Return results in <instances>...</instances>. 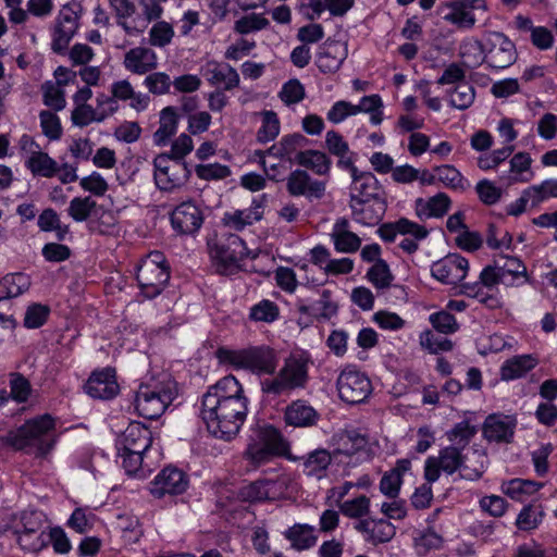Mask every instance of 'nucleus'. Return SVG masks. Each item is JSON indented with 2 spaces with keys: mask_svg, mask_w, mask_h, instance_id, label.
<instances>
[{
  "mask_svg": "<svg viewBox=\"0 0 557 557\" xmlns=\"http://www.w3.org/2000/svg\"><path fill=\"white\" fill-rule=\"evenodd\" d=\"M248 412L244 388L233 375H226L210 386L202 396L200 416L208 431L225 441L236 436Z\"/></svg>",
  "mask_w": 557,
  "mask_h": 557,
  "instance_id": "nucleus-1",
  "label": "nucleus"
},
{
  "mask_svg": "<svg viewBox=\"0 0 557 557\" xmlns=\"http://www.w3.org/2000/svg\"><path fill=\"white\" fill-rule=\"evenodd\" d=\"M310 363L311 359L306 352L289 355L277 372L260 382L261 392L268 396L278 397L305 388L309 381Z\"/></svg>",
  "mask_w": 557,
  "mask_h": 557,
  "instance_id": "nucleus-2",
  "label": "nucleus"
},
{
  "mask_svg": "<svg viewBox=\"0 0 557 557\" xmlns=\"http://www.w3.org/2000/svg\"><path fill=\"white\" fill-rule=\"evenodd\" d=\"M53 429L54 419L50 414L36 417L1 436L0 448L11 447L15 450L35 448L38 454L44 455L51 448L47 436Z\"/></svg>",
  "mask_w": 557,
  "mask_h": 557,
  "instance_id": "nucleus-3",
  "label": "nucleus"
},
{
  "mask_svg": "<svg viewBox=\"0 0 557 557\" xmlns=\"http://www.w3.org/2000/svg\"><path fill=\"white\" fill-rule=\"evenodd\" d=\"M176 395V384L169 376L151 379L139 385L134 400L135 408L146 419H158Z\"/></svg>",
  "mask_w": 557,
  "mask_h": 557,
  "instance_id": "nucleus-4",
  "label": "nucleus"
},
{
  "mask_svg": "<svg viewBox=\"0 0 557 557\" xmlns=\"http://www.w3.org/2000/svg\"><path fill=\"white\" fill-rule=\"evenodd\" d=\"M216 357L222 363L236 369L249 370L258 374H273L277 368V355L268 346L249 347L244 349L219 348Z\"/></svg>",
  "mask_w": 557,
  "mask_h": 557,
  "instance_id": "nucleus-5",
  "label": "nucleus"
},
{
  "mask_svg": "<svg viewBox=\"0 0 557 557\" xmlns=\"http://www.w3.org/2000/svg\"><path fill=\"white\" fill-rule=\"evenodd\" d=\"M170 278V270L165 257L160 251L146 256L137 267L136 280L141 294L147 299L160 295Z\"/></svg>",
  "mask_w": 557,
  "mask_h": 557,
  "instance_id": "nucleus-6",
  "label": "nucleus"
},
{
  "mask_svg": "<svg viewBox=\"0 0 557 557\" xmlns=\"http://www.w3.org/2000/svg\"><path fill=\"white\" fill-rule=\"evenodd\" d=\"M190 171L186 162L171 159L168 154H158L153 159V180L162 191H173L188 181Z\"/></svg>",
  "mask_w": 557,
  "mask_h": 557,
  "instance_id": "nucleus-7",
  "label": "nucleus"
},
{
  "mask_svg": "<svg viewBox=\"0 0 557 557\" xmlns=\"http://www.w3.org/2000/svg\"><path fill=\"white\" fill-rule=\"evenodd\" d=\"M333 457L355 459V462L369 460L371 449L367 434L357 430H343L332 437Z\"/></svg>",
  "mask_w": 557,
  "mask_h": 557,
  "instance_id": "nucleus-8",
  "label": "nucleus"
},
{
  "mask_svg": "<svg viewBox=\"0 0 557 557\" xmlns=\"http://www.w3.org/2000/svg\"><path fill=\"white\" fill-rule=\"evenodd\" d=\"M248 249L245 242L237 235H228L224 242H220L210 248V256L218 272L227 273L239 267L247 257Z\"/></svg>",
  "mask_w": 557,
  "mask_h": 557,
  "instance_id": "nucleus-9",
  "label": "nucleus"
},
{
  "mask_svg": "<svg viewBox=\"0 0 557 557\" xmlns=\"http://www.w3.org/2000/svg\"><path fill=\"white\" fill-rule=\"evenodd\" d=\"M337 391L342 400L347 404H359L372 392L368 376L354 367H346L337 377Z\"/></svg>",
  "mask_w": 557,
  "mask_h": 557,
  "instance_id": "nucleus-10",
  "label": "nucleus"
},
{
  "mask_svg": "<svg viewBox=\"0 0 557 557\" xmlns=\"http://www.w3.org/2000/svg\"><path fill=\"white\" fill-rule=\"evenodd\" d=\"M474 10H486L484 0H454L441 4L437 14L458 28L470 29L475 25Z\"/></svg>",
  "mask_w": 557,
  "mask_h": 557,
  "instance_id": "nucleus-11",
  "label": "nucleus"
},
{
  "mask_svg": "<svg viewBox=\"0 0 557 557\" xmlns=\"http://www.w3.org/2000/svg\"><path fill=\"white\" fill-rule=\"evenodd\" d=\"M485 62L493 69H506L516 60L515 45L503 33H488L485 37Z\"/></svg>",
  "mask_w": 557,
  "mask_h": 557,
  "instance_id": "nucleus-12",
  "label": "nucleus"
},
{
  "mask_svg": "<svg viewBox=\"0 0 557 557\" xmlns=\"http://www.w3.org/2000/svg\"><path fill=\"white\" fill-rule=\"evenodd\" d=\"M285 443L280 432L273 426L262 428L259 432V442L250 443L245 456L253 463L267 462L273 455L280 453Z\"/></svg>",
  "mask_w": 557,
  "mask_h": 557,
  "instance_id": "nucleus-13",
  "label": "nucleus"
},
{
  "mask_svg": "<svg viewBox=\"0 0 557 557\" xmlns=\"http://www.w3.org/2000/svg\"><path fill=\"white\" fill-rule=\"evenodd\" d=\"M462 449L458 446H447L438 451L437 457H429L425 460L424 478L429 483L436 482L441 471L448 475L460 472Z\"/></svg>",
  "mask_w": 557,
  "mask_h": 557,
  "instance_id": "nucleus-14",
  "label": "nucleus"
},
{
  "mask_svg": "<svg viewBox=\"0 0 557 557\" xmlns=\"http://www.w3.org/2000/svg\"><path fill=\"white\" fill-rule=\"evenodd\" d=\"M188 485L187 474L176 467L169 466L150 482L149 490L154 497L162 498L166 495H181L188 488Z\"/></svg>",
  "mask_w": 557,
  "mask_h": 557,
  "instance_id": "nucleus-15",
  "label": "nucleus"
},
{
  "mask_svg": "<svg viewBox=\"0 0 557 557\" xmlns=\"http://www.w3.org/2000/svg\"><path fill=\"white\" fill-rule=\"evenodd\" d=\"M468 260L458 253H448L431 265L432 276L443 284L457 285L466 278Z\"/></svg>",
  "mask_w": 557,
  "mask_h": 557,
  "instance_id": "nucleus-16",
  "label": "nucleus"
},
{
  "mask_svg": "<svg viewBox=\"0 0 557 557\" xmlns=\"http://www.w3.org/2000/svg\"><path fill=\"white\" fill-rule=\"evenodd\" d=\"M170 219L174 231L191 235L200 230L205 218L202 210L193 200H187L173 209Z\"/></svg>",
  "mask_w": 557,
  "mask_h": 557,
  "instance_id": "nucleus-17",
  "label": "nucleus"
},
{
  "mask_svg": "<svg viewBox=\"0 0 557 557\" xmlns=\"http://www.w3.org/2000/svg\"><path fill=\"white\" fill-rule=\"evenodd\" d=\"M78 28V16L70 7L64 5L57 18L52 34L51 48L57 53H63Z\"/></svg>",
  "mask_w": 557,
  "mask_h": 557,
  "instance_id": "nucleus-18",
  "label": "nucleus"
},
{
  "mask_svg": "<svg viewBox=\"0 0 557 557\" xmlns=\"http://www.w3.org/2000/svg\"><path fill=\"white\" fill-rule=\"evenodd\" d=\"M325 183L313 180L305 170H294L286 178V189L290 196L309 200L321 199L325 194Z\"/></svg>",
  "mask_w": 557,
  "mask_h": 557,
  "instance_id": "nucleus-19",
  "label": "nucleus"
},
{
  "mask_svg": "<svg viewBox=\"0 0 557 557\" xmlns=\"http://www.w3.org/2000/svg\"><path fill=\"white\" fill-rule=\"evenodd\" d=\"M85 391L92 398L111 399L115 397L120 391L115 370L104 368L92 372L85 385Z\"/></svg>",
  "mask_w": 557,
  "mask_h": 557,
  "instance_id": "nucleus-20",
  "label": "nucleus"
},
{
  "mask_svg": "<svg viewBox=\"0 0 557 557\" xmlns=\"http://www.w3.org/2000/svg\"><path fill=\"white\" fill-rule=\"evenodd\" d=\"M201 75L212 86H221L225 90H232L239 85L237 71L228 63L210 60L200 69Z\"/></svg>",
  "mask_w": 557,
  "mask_h": 557,
  "instance_id": "nucleus-21",
  "label": "nucleus"
},
{
  "mask_svg": "<svg viewBox=\"0 0 557 557\" xmlns=\"http://www.w3.org/2000/svg\"><path fill=\"white\" fill-rule=\"evenodd\" d=\"M348 55V46L339 40H326L317 54V66L325 74L337 72Z\"/></svg>",
  "mask_w": 557,
  "mask_h": 557,
  "instance_id": "nucleus-22",
  "label": "nucleus"
},
{
  "mask_svg": "<svg viewBox=\"0 0 557 557\" xmlns=\"http://www.w3.org/2000/svg\"><path fill=\"white\" fill-rule=\"evenodd\" d=\"M352 219L362 225H376L385 213V201L382 198H369L363 200H350Z\"/></svg>",
  "mask_w": 557,
  "mask_h": 557,
  "instance_id": "nucleus-23",
  "label": "nucleus"
},
{
  "mask_svg": "<svg viewBox=\"0 0 557 557\" xmlns=\"http://www.w3.org/2000/svg\"><path fill=\"white\" fill-rule=\"evenodd\" d=\"M307 141V138L300 133L284 135L269 149L256 151V156H261L262 158L269 156L292 162L294 157L297 158V153L304 152L301 149L305 148Z\"/></svg>",
  "mask_w": 557,
  "mask_h": 557,
  "instance_id": "nucleus-24",
  "label": "nucleus"
},
{
  "mask_svg": "<svg viewBox=\"0 0 557 557\" xmlns=\"http://www.w3.org/2000/svg\"><path fill=\"white\" fill-rule=\"evenodd\" d=\"M123 66L133 74L145 75L157 69L158 55L151 48L138 46L124 54Z\"/></svg>",
  "mask_w": 557,
  "mask_h": 557,
  "instance_id": "nucleus-25",
  "label": "nucleus"
},
{
  "mask_svg": "<svg viewBox=\"0 0 557 557\" xmlns=\"http://www.w3.org/2000/svg\"><path fill=\"white\" fill-rule=\"evenodd\" d=\"M355 529L366 542L373 545L389 542L396 534L395 527L386 519H362L356 523Z\"/></svg>",
  "mask_w": 557,
  "mask_h": 557,
  "instance_id": "nucleus-26",
  "label": "nucleus"
},
{
  "mask_svg": "<svg viewBox=\"0 0 557 557\" xmlns=\"http://www.w3.org/2000/svg\"><path fill=\"white\" fill-rule=\"evenodd\" d=\"M532 158L528 152H518L509 161V170L499 175V182L505 186L518 183H529L534 177Z\"/></svg>",
  "mask_w": 557,
  "mask_h": 557,
  "instance_id": "nucleus-27",
  "label": "nucleus"
},
{
  "mask_svg": "<svg viewBox=\"0 0 557 557\" xmlns=\"http://www.w3.org/2000/svg\"><path fill=\"white\" fill-rule=\"evenodd\" d=\"M451 205L450 198L445 193H438L430 198H417L413 209L420 221L443 218Z\"/></svg>",
  "mask_w": 557,
  "mask_h": 557,
  "instance_id": "nucleus-28",
  "label": "nucleus"
},
{
  "mask_svg": "<svg viewBox=\"0 0 557 557\" xmlns=\"http://www.w3.org/2000/svg\"><path fill=\"white\" fill-rule=\"evenodd\" d=\"M516 428V420L509 416L492 414L483 425L484 437L490 442H510Z\"/></svg>",
  "mask_w": 557,
  "mask_h": 557,
  "instance_id": "nucleus-29",
  "label": "nucleus"
},
{
  "mask_svg": "<svg viewBox=\"0 0 557 557\" xmlns=\"http://www.w3.org/2000/svg\"><path fill=\"white\" fill-rule=\"evenodd\" d=\"M330 236L335 250L341 253L356 252L361 246V238L350 231L349 222L345 218L336 220Z\"/></svg>",
  "mask_w": 557,
  "mask_h": 557,
  "instance_id": "nucleus-30",
  "label": "nucleus"
},
{
  "mask_svg": "<svg viewBox=\"0 0 557 557\" xmlns=\"http://www.w3.org/2000/svg\"><path fill=\"white\" fill-rule=\"evenodd\" d=\"M151 432L139 422H131L120 437V448L124 451H146L151 445Z\"/></svg>",
  "mask_w": 557,
  "mask_h": 557,
  "instance_id": "nucleus-31",
  "label": "nucleus"
},
{
  "mask_svg": "<svg viewBox=\"0 0 557 557\" xmlns=\"http://www.w3.org/2000/svg\"><path fill=\"white\" fill-rule=\"evenodd\" d=\"M262 216V203L255 199L248 208L225 212L222 221L225 226L234 231H243L246 226L260 221Z\"/></svg>",
  "mask_w": 557,
  "mask_h": 557,
  "instance_id": "nucleus-32",
  "label": "nucleus"
},
{
  "mask_svg": "<svg viewBox=\"0 0 557 557\" xmlns=\"http://www.w3.org/2000/svg\"><path fill=\"white\" fill-rule=\"evenodd\" d=\"M319 413L305 400H295L284 411L286 424L295 428H309L317 423Z\"/></svg>",
  "mask_w": 557,
  "mask_h": 557,
  "instance_id": "nucleus-33",
  "label": "nucleus"
},
{
  "mask_svg": "<svg viewBox=\"0 0 557 557\" xmlns=\"http://www.w3.org/2000/svg\"><path fill=\"white\" fill-rule=\"evenodd\" d=\"M500 273V283L505 286H519L528 282L527 267L515 257H500L496 259Z\"/></svg>",
  "mask_w": 557,
  "mask_h": 557,
  "instance_id": "nucleus-34",
  "label": "nucleus"
},
{
  "mask_svg": "<svg viewBox=\"0 0 557 557\" xmlns=\"http://www.w3.org/2000/svg\"><path fill=\"white\" fill-rule=\"evenodd\" d=\"M111 95L117 102L128 101L129 107L137 112L145 111L150 102L148 95L136 91L127 79L116 81L111 85Z\"/></svg>",
  "mask_w": 557,
  "mask_h": 557,
  "instance_id": "nucleus-35",
  "label": "nucleus"
},
{
  "mask_svg": "<svg viewBox=\"0 0 557 557\" xmlns=\"http://www.w3.org/2000/svg\"><path fill=\"white\" fill-rule=\"evenodd\" d=\"M332 458L333 455L323 448L307 454L300 458L304 474L315 480L325 478Z\"/></svg>",
  "mask_w": 557,
  "mask_h": 557,
  "instance_id": "nucleus-36",
  "label": "nucleus"
},
{
  "mask_svg": "<svg viewBox=\"0 0 557 557\" xmlns=\"http://www.w3.org/2000/svg\"><path fill=\"white\" fill-rule=\"evenodd\" d=\"M488 459L482 449H470L462 454L459 475L461 479L479 480L487 468Z\"/></svg>",
  "mask_w": 557,
  "mask_h": 557,
  "instance_id": "nucleus-37",
  "label": "nucleus"
},
{
  "mask_svg": "<svg viewBox=\"0 0 557 557\" xmlns=\"http://www.w3.org/2000/svg\"><path fill=\"white\" fill-rule=\"evenodd\" d=\"M539 364L535 355H519L506 360L500 367V377L504 381H512L524 376Z\"/></svg>",
  "mask_w": 557,
  "mask_h": 557,
  "instance_id": "nucleus-38",
  "label": "nucleus"
},
{
  "mask_svg": "<svg viewBox=\"0 0 557 557\" xmlns=\"http://www.w3.org/2000/svg\"><path fill=\"white\" fill-rule=\"evenodd\" d=\"M352 183L350 186V200H363L369 198H381L377 195V180L370 172L352 170Z\"/></svg>",
  "mask_w": 557,
  "mask_h": 557,
  "instance_id": "nucleus-39",
  "label": "nucleus"
},
{
  "mask_svg": "<svg viewBox=\"0 0 557 557\" xmlns=\"http://www.w3.org/2000/svg\"><path fill=\"white\" fill-rule=\"evenodd\" d=\"M180 117L176 109L165 107L160 112L159 127L153 133V143L157 146H165L170 139L176 134Z\"/></svg>",
  "mask_w": 557,
  "mask_h": 557,
  "instance_id": "nucleus-40",
  "label": "nucleus"
},
{
  "mask_svg": "<svg viewBox=\"0 0 557 557\" xmlns=\"http://www.w3.org/2000/svg\"><path fill=\"white\" fill-rule=\"evenodd\" d=\"M163 14V7L157 0H150L143 4L144 18H136L133 23L127 21H119V25L128 34L135 35L144 32L148 24L159 20Z\"/></svg>",
  "mask_w": 557,
  "mask_h": 557,
  "instance_id": "nucleus-41",
  "label": "nucleus"
},
{
  "mask_svg": "<svg viewBox=\"0 0 557 557\" xmlns=\"http://www.w3.org/2000/svg\"><path fill=\"white\" fill-rule=\"evenodd\" d=\"M46 523L45 513L40 510L26 509L16 513L12 520V530L14 535L44 531Z\"/></svg>",
  "mask_w": 557,
  "mask_h": 557,
  "instance_id": "nucleus-42",
  "label": "nucleus"
},
{
  "mask_svg": "<svg viewBox=\"0 0 557 557\" xmlns=\"http://www.w3.org/2000/svg\"><path fill=\"white\" fill-rule=\"evenodd\" d=\"M314 532L312 525L296 523L284 532V536L294 549L305 550L315 545L318 537Z\"/></svg>",
  "mask_w": 557,
  "mask_h": 557,
  "instance_id": "nucleus-43",
  "label": "nucleus"
},
{
  "mask_svg": "<svg viewBox=\"0 0 557 557\" xmlns=\"http://www.w3.org/2000/svg\"><path fill=\"white\" fill-rule=\"evenodd\" d=\"M25 165L33 175L46 178L53 177L59 171L58 162L40 149L26 158Z\"/></svg>",
  "mask_w": 557,
  "mask_h": 557,
  "instance_id": "nucleus-44",
  "label": "nucleus"
},
{
  "mask_svg": "<svg viewBox=\"0 0 557 557\" xmlns=\"http://www.w3.org/2000/svg\"><path fill=\"white\" fill-rule=\"evenodd\" d=\"M337 309V304L333 300L332 293L327 289L321 293L319 300L299 308L300 312L323 320H329L336 315Z\"/></svg>",
  "mask_w": 557,
  "mask_h": 557,
  "instance_id": "nucleus-45",
  "label": "nucleus"
},
{
  "mask_svg": "<svg viewBox=\"0 0 557 557\" xmlns=\"http://www.w3.org/2000/svg\"><path fill=\"white\" fill-rule=\"evenodd\" d=\"M485 41L475 38L465 39L459 47V55L468 69H474L485 62Z\"/></svg>",
  "mask_w": 557,
  "mask_h": 557,
  "instance_id": "nucleus-46",
  "label": "nucleus"
},
{
  "mask_svg": "<svg viewBox=\"0 0 557 557\" xmlns=\"http://www.w3.org/2000/svg\"><path fill=\"white\" fill-rule=\"evenodd\" d=\"M30 286V278L24 273H11L0 280V298H14L24 294Z\"/></svg>",
  "mask_w": 557,
  "mask_h": 557,
  "instance_id": "nucleus-47",
  "label": "nucleus"
},
{
  "mask_svg": "<svg viewBox=\"0 0 557 557\" xmlns=\"http://www.w3.org/2000/svg\"><path fill=\"white\" fill-rule=\"evenodd\" d=\"M297 162L318 175H326L331 169V160L319 150H305L297 153Z\"/></svg>",
  "mask_w": 557,
  "mask_h": 557,
  "instance_id": "nucleus-48",
  "label": "nucleus"
},
{
  "mask_svg": "<svg viewBox=\"0 0 557 557\" xmlns=\"http://www.w3.org/2000/svg\"><path fill=\"white\" fill-rule=\"evenodd\" d=\"M67 79H58L57 82H46L41 86L44 103L55 111H61L66 106L65 92L63 86Z\"/></svg>",
  "mask_w": 557,
  "mask_h": 557,
  "instance_id": "nucleus-49",
  "label": "nucleus"
},
{
  "mask_svg": "<svg viewBox=\"0 0 557 557\" xmlns=\"http://www.w3.org/2000/svg\"><path fill=\"white\" fill-rule=\"evenodd\" d=\"M542 487V483L530 480L512 479L503 483L502 491L511 499L524 502L527 496L537 492Z\"/></svg>",
  "mask_w": 557,
  "mask_h": 557,
  "instance_id": "nucleus-50",
  "label": "nucleus"
},
{
  "mask_svg": "<svg viewBox=\"0 0 557 557\" xmlns=\"http://www.w3.org/2000/svg\"><path fill=\"white\" fill-rule=\"evenodd\" d=\"M261 125L257 132V140L260 144L273 141L280 134L281 122L277 114L272 110H264L259 113Z\"/></svg>",
  "mask_w": 557,
  "mask_h": 557,
  "instance_id": "nucleus-51",
  "label": "nucleus"
},
{
  "mask_svg": "<svg viewBox=\"0 0 557 557\" xmlns=\"http://www.w3.org/2000/svg\"><path fill=\"white\" fill-rule=\"evenodd\" d=\"M115 528L126 543H136L143 534L137 517L123 513L116 517Z\"/></svg>",
  "mask_w": 557,
  "mask_h": 557,
  "instance_id": "nucleus-52",
  "label": "nucleus"
},
{
  "mask_svg": "<svg viewBox=\"0 0 557 557\" xmlns=\"http://www.w3.org/2000/svg\"><path fill=\"white\" fill-rule=\"evenodd\" d=\"M278 306L269 299H262L249 311V319L253 322L272 323L278 319Z\"/></svg>",
  "mask_w": 557,
  "mask_h": 557,
  "instance_id": "nucleus-53",
  "label": "nucleus"
},
{
  "mask_svg": "<svg viewBox=\"0 0 557 557\" xmlns=\"http://www.w3.org/2000/svg\"><path fill=\"white\" fill-rule=\"evenodd\" d=\"M309 5L318 15L329 11L333 16H343L352 8L354 0H309Z\"/></svg>",
  "mask_w": 557,
  "mask_h": 557,
  "instance_id": "nucleus-54",
  "label": "nucleus"
},
{
  "mask_svg": "<svg viewBox=\"0 0 557 557\" xmlns=\"http://www.w3.org/2000/svg\"><path fill=\"white\" fill-rule=\"evenodd\" d=\"M434 171L437 180L449 188L465 190L469 187V182L453 165H441L435 168Z\"/></svg>",
  "mask_w": 557,
  "mask_h": 557,
  "instance_id": "nucleus-55",
  "label": "nucleus"
},
{
  "mask_svg": "<svg viewBox=\"0 0 557 557\" xmlns=\"http://www.w3.org/2000/svg\"><path fill=\"white\" fill-rule=\"evenodd\" d=\"M478 430L469 421L463 420L446 433L450 446H458L460 449L465 448L476 434Z\"/></svg>",
  "mask_w": 557,
  "mask_h": 557,
  "instance_id": "nucleus-56",
  "label": "nucleus"
},
{
  "mask_svg": "<svg viewBox=\"0 0 557 557\" xmlns=\"http://www.w3.org/2000/svg\"><path fill=\"white\" fill-rule=\"evenodd\" d=\"M475 91L472 85L461 82L449 94V103L458 110L468 109L474 101Z\"/></svg>",
  "mask_w": 557,
  "mask_h": 557,
  "instance_id": "nucleus-57",
  "label": "nucleus"
},
{
  "mask_svg": "<svg viewBox=\"0 0 557 557\" xmlns=\"http://www.w3.org/2000/svg\"><path fill=\"white\" fill-rule=\"evenodd\" d=\"M418 228L414 226V222L407 219L400 218L394 223H385L381 225L377 230L380 237L388 243H392L396 239V236L403 233H412V231H417Z\"/></svg>",
  "mask_w": 557,
  "mask_h": 557,
  "instance_id": "nucleus-58",
  "label": "nucleus"
},
{
  "mask_svg": "<svg viewBox=\"0 0 557 557\" xmlns=\"http://www.w3.org/2000/svg\"><path fill=\"white\" fill-rule=\"evenodd\" d=\"M38 227L44 232H57L58 239H64L69 226L61 223L59 214L53 209L44 210L38 216Z\"/></svg>",
  "mask_w": 557,
  "mask_h": 557,
  "instance_id": "nucleus-59",
  "label": "nucleus"
},
{
  "mask_svg": "<svg viewBox=\"0 0 557 557\" xmlns=\"http://www.w3.org/2000/svg\"><path fill=\"white\" fill-rule=\"evenodd\" d=\"M370 498L359 495L355 498L344 500L339 504L341 512L348 518L358 519L370 512Z\"/></svg>",
  "mask_w": 557,
  "mask_h": 557,
  "instance_id": "nucleus-60",
  "label": "nucleus"
},
{
  "mask_svg": "<svg viewBox=\"0 0 557 557\" xmlns=\"http://www.w3.org/2000/svg\"><path fill=\"white\" fill-rule=\"evenodd\" d=\"M513 151V145H505L500 149L483 153L478 158V166L483 171L496 169L500 163L508 159Z\"/></svg>",
  "mask_w": 557,
  "mask_h": 557,
  "instance_id": "nucleus-61",
  "label": "nucleus"
},
{
  "mask_svg": "<svg viewBox=\"0 0 557 557\" xmlns=\"http://www.w3.org/2000/svg\"><path fill=\"white\" fill-rule=\"evenodd\" d=\"M96 207L90 197H75L70 201L67 213L75 222L86 221Z\"/></svg>",
  "mask_w": 557,
  "mask_h": 557,
  "instance_id": "nucleus-62",
  "label": "nucleus"
},
{
  "mask_svg": "<svg viewBox=\"0 0 557 557\" xmlns=\"http://www.w3.org/2000/svg\"><path fill=\"white\" fill-rule=\"evenodd\" d=\"M17 544L24 552L37 553L48 544V536L44 531L15 534Z\"/></svg>",
  "mask_w": 557,
  "mask_h": 557,
  "instance_id": "nucleus-63",
  "label": "nucleus"
},
{
  "mask_svg": "<svg viewBox=\"0 0 557 557\" xmlns=\"http://www.w3.org/2000/svg\"><path fill=\"white\" fill-rule=\"evenodd\" d=\"M173 37V26L165 21L157 22L149 32V42L153 47L163 48L171 44Z\"/></svg>",
  "mask_w": 557,
  "mask_h": 557,
  "instance_id": "nucleus-64",
  "label": "nucleus"
}]
</instances>
